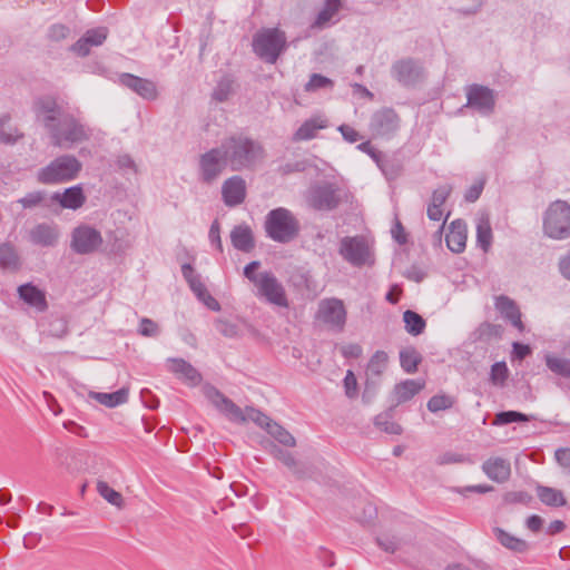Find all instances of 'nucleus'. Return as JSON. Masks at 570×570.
I'll use <instances>...</instances> for the list:
<instances>
[{"label": "nucleus", "mask_w": 570, "mask_h": 570, "mask_svg": "<svg viewBox=\"0 0 570 570\" xmlns=\"http://www.w3.org/2000/svg\"><path fill=\"white\" fill-rule=\"evenodd\" d=\"M36 116L57 147H69L89 139V130L73 115L65 112L53 99L38 100Z\"/></svg>", "instance_id": "1"}, {"label": "nucleus", "mask_w": 570, "mask_h": 570, "mask_svg": "<svg viewBox=\"0 0 570 570\" xmlns=\"http://www.w3.org/2000/svg\"><path fill=\"white\" fill-rule=\"evenodd\" d=\"M209 401L222 412L228 420L236 423H244L253 421L261 428H264L267 433L273 436L276 441L285 446H295L296 441L294 436L286 431L283 426L273 422L266 414L254 407H246L242 410L232 400L224 396L216 389H209L206 392Z\"/></svg>", "instance_id": "2"}, {"label": "nucleus", "mask_w": 570, "mask_h": 570, "mask_svg": "<svg viewBox=\"0 0 570 570\" xmlns=\"http://www.w3.org/2000/svg\"><path fill=\"white\" fill-rule=\"evenodd\" d=\"M222 145L229 160V167L235 171L254 169L265 158L262 144L242 134L227 137Z\"/></svg>", "instance_id": "3"}, {"label": "nucleus", "mask_w": 570, "mask_h": 570, "mask_svg": "<svg viewBox=\"0 0 570 570\" xmlns=\"http://www.w3.org/2000/svg\"><path fill=\"white\" fill-rule=\"evenodd\" d=\"M259 262H250L244 268L245 277L252 282L256 288V296L264 298L267 303L278 306L288 307V298L283 284L272 272H259Z\"/></svg>", "instance_id": "4"}, {"label": "nucleus", "mask_w": 570, "mask_h": 570, "mask_svg": "<svg viewBox=\"0 0 570 570\" xmlns=\"http://www.w3.org/2000/svg\"><path fill=\"white\" fill-rule=\"evenodd\" d=\"M266 235L277 243H289L297 237L301 226L295 215L285 207L272 209L265 217Z\"/></svg>", "instance_id": "5"}, {"label": "nucleus", "mask_w": 570, "mask_h": 570, "mask_svg": "<svg viewBox=\"0 0 570 570\" xmlns=\"http://www.w3.org/2000/svg\"><path fill=\"white\" fill-rule=\"evenodd\" d=\"M543 230L547 236L554 239H564L570 236V206L563 200L552 203L543 219Z\"/></svg>", "instance_id": "6"}, {"label": "nucleus", "mask_w": 570, "mask_h": 570, "mask_svg": "<svg viewBox=\"0 0 570 570\" xmlns=\"http://www.w3.org/2000/svg\"><path fill=\"white\" fill-rule=\"evenodd\" d=\"M286 46L285 33L278 29H263L253 39L254 52L269 63H275Z\"/></svg>", "instance_id": "7"}, {"label": "nucleus", "mask_w": 570, "mask_h": 570, "mask_svg": "<svg viewBox=\"0 0 570 570\" xmlns=\"http://www.w3.org/2000/svg\"><path fill=\"white\" fill-rule=\"evenodd\" d=\"M81 169L80 161L73 156H60L38 173V181L42 184H60L69 181Z\"/></svg>", "instance_id": "8"}, {"label": "nucleus", "mask_w": 570, "mask_h": 570, "mask_svg": "<svg viewBox=\"0 0 570 570\" xmlns=\"http://www.w3.org/2000/svg\"><path fill=\"white\" fill-rule=\"evenodd\" d=\"M199 176L204 183L210 184L216 180L229 166V160L223 145L204 153L199 157Z\"/></svg>", "instance_id": "9"}, {"label": "nucleus", "mask_w": 570, "mask_h": 570, "mask_svg": "<svg viewBox=\"0 0 570 570\" xmlns=\"http://www.w3.org/2000/svg\"><path fill=\"white\" fill-rule=\"evenodd\" d=\"M346 316L345 305L340 298H324L318 303L316 320L336 332L344 330Z\"/></svg>", "instance_id": "10"}, {"label": "nucleus", "mask_w": 570, "mask_h": 570, "mask_svg": "<svg viewBox=\"0 0 570 570\" xmlns=\"http://www.w3.org/2000/svg\"><path fill=\"white\" fill-rule=\"evenodd\" d=\"M341 256L353 266H363L371 261V250L362 236L344 237L340 243Z\"/></svg>", "instance_id": "11"}, {"label": "nucleus", "mask_w": 570, "mask_h": 570, "mask_svg": "<svg viewBox=\"0 0 570 570\" xmlns=\"http://www.w3.org/2000/svg\"><path fill=\"white\" fill-rule=\"evenodd\" d=\"M102 243L100 233L89 226H80L72 233V248L79 254L96 250Z\"/></svg>", "instance_id": "12"}, {"label": "nucleus", "mask_w": 570, "mask_h": 570, "mask_svg": "<svg viewBox=\"0 0 570 570\" xmlns=\"http://www.w3.org/2000/svg\"><path fill=\"white\" fill-rule=\"evenodd\" d=\"M308 204L317 210H331L338 205L336 190L330 184L314 186L309 189Z\"/></svg>", "instance_id": "13"}, {"label": "nucleus", "mask_w": 570, "mask_h": 570, "mask_svg": "<svg viewBox=\"0 0 570 570\" xmlns=\"http://www.w3.org/2000/svg\"><path fill=\"white\" fill-rule=\"evenodd\" d=\"M399 126L400 118L393 109L379 110L371 120V129L376 136H390L399 129Z\"/></svg>", "instance_id": "14"}, {"label": "nucleus", "mask_w": 570, "mask_h": 570, "mask_svg": "<svg viewBox=\"0 0 570 570\" xmlns=\"http://www.w3.org/2000/svg\"><path fill=\"white\" fill-rule=\"evenodd\" d=\"M468 105L482 114H490L494 107L493 91L487 87L473 85L468 89Z\"/></svg>", "instance_id": "15"}, {"label": "nucleus", "mask_w": 570, "mask_h": 570, "mask_svg": "<svg viewBox=\"0 0 570 570\" xmlns=\"http://www.w3.org/2000/svg\"><path fill=\"white\" fill-rule=\"evenodd\" d=\"M119 82L144 99L153 100L157 97V88L151 80L131 73H122L119 76Z\"/></svg>", "instance_id": "16"}, {"label": "nucleus", "mask_w": 570, "mask_h": 570, "mask_svg": "<svg viewBox=\"0 0 570 570\" xmlns=\"http://www.w3.org/2000/svg\"><path fill=\"white\" fill-rule=\"evenodd\" d=\"M328 119L324 115H315L306 119L293 134L295 142L306 141L317 137L318 131L328 127Z\"/></svg>", "instance_id": "17"}, {"label": "nucleus", "mask_w": 570, "mask_h": 570, "mask_svg": "<svg viewBox=\"0 0 570 570\" xmlns=\"http://www.w3.org/2000/svg\"><path fill=\"white\" fill-rule=\"evenodd\" d=\"M108 30L105 27L89 29L86 33L71 47L77 55L85 57L90 52L91 47L104 43L107 39Z\"/></svg>", "instance_id": "18"}, {"label": "nucleus", "mask_w": 570, "mask_h": 570, "mask_svg": "<svg viewBox=\"0 0 570 570\" xmlns=\"http://www.w3.org/2000/svg\"><path fill=\"white\" fill-rule=\"evenodd\" d=\"M482 471L490 480L497 483H504L510 479L511 464L507 459L492 456L483 462Z\"/></svg>", "instance_id": "19"}, {"label": "nucleus", "mask_w": 570, "mask_h": 570, "mask_svg": "<svg viewBox=\"0 0 570 570\" xmlns=\"http://www.w3.org/2000/svg\"><path fill=\"white\" fill-rule=\"evenodd\" d=\"M18 295L27 305L37 312H45L48 308L45 291L40 289L31 283L22 284L18 287Z\"/></svg>", "instance_id": "20"}, {"label": "nucleus", "mask_w": 570, "mask_h": 570, "mask_svg": "<svg viewBox=\"0 0 570 570\" xmlns=\"http://www.w3.org/2000/svg\"><path fill=\"white\" fill-rule=\"evenodd\" d=\"M223 199L227 206H236L244 202L246 196L245 180L238 176L228 178L222 187Z\"/></svg>", "instance_id": "21"}, {"label": "nucleus", "mask_w": 570, "mask_h": 570, "mask_svg": "<svg viewBox=\"0 0 570 570\" xmlns=\"http://www.w3.org/2000/svg\"><path fill=\"white\" fill-rule=\"evenodd\" d=\"M468 238L466 224L462 219L453 220L449 226L445 242L453 253H462L465 249Z\"/></svg>", "instance_id": "22"}, {"label": "nucleus", "mask_w": 570, "mask_h": 570, "mask_svg": "<svg viewBox=\"0 0 570 570\" xmlns=\"http://www.w3.org/2000/svg\"><path fill=\"white\" fill-rule=\"evenodd\" d=\"M394 78L403 85H412L422 76V68L413 60H401L393 65Z\"/></svg>", "instance_id": "23"}, {"label": "nucleus", "mask_w": 570, "mask_h": 570, "mask_svg": "<svg viewBox=\"0 0 570 570\" xmlns=\"http://www.w3.org/2000/svg\"><path fill=\"white\" fill-rule=\"evenodd\" d=\"M452 188L449 185L440 186L433 194L430 204L428 205V217L431 220L440 222L443 218L444 209L443 206L451 195Z\"/></svg>", "instance_id": "24"}, {"label": "nucleus", "mask_w": 570, "mask_h": 570, "mask_svg": "<svg viewBox=\"0 0 570 570\" xmlns=\"http://www.w3.org/2000/svg\"><path fill=\"white\" fill-rule=\"evenodd\" d=\"M495 307L514 327L519 331L523 330L520 311L512 299L507 296H499L495 299Z\"/></svg>", "instance_id": "25"}, {"label": "nucleus", "mask_w": 570, "mask_h": 570, "mask_svg": "<svg viewBox=\"0 0 570 570\" xmlns=\"http://www.w3.org/2000/svg\"><path fill=\"white\" fill-rule=\"evenodd\" d=\"M425 386L424 380H405L394 387V396L397 403H404L417 393H420Z\"/></svg>", "instance_id": "26"}, {"label": "nucleus", "mask_w": 570, "mask_h": 570, "mask_svg": "<svg viewBox=\"0 0 570 570\" xmlns=\"http://www.w3.org/2000/svg\"><path fill=\"white\" fill-rule=\"evenodd\" d=\"M167 367L170 372L178 375L179 379L189 383H197L200 381L199 373L183 358H170L167 362Z\"/></svg>", "instance_id": "27"}, {"label": "nucleus", "mask_w": 570, "mask_h": 570, "mask_svg": "<svg viewBox=\"0 0 570 570\" xmlns=\"http://www.w3.org/2000/svg\"><path fill=\"white\" fill-rule=\"evenodd\" d=\"M52 198L58 200L62 207L70 209L80 208L86 199L79 186L67 188L63 194L56 193Z\"/></svg>", "instance_id": "28"}, {"label": "nucleus", "mask_w": 570, "mask_h": 570, "mask_svg": "<svg viewBox=\"0 0 570 570\" xmlns=\"http://www.w3.org/2000/svg\"><path fill=\"white\" fill-rule=\"evenodd\" d=\"M21 267V261L16 247L10 243L0 244V268L17 272Z\"/></svg>", "instance_id": "29"}, {"label": "nucleus", "mask_w": 570, "mask_h": 570, "mask_svg": "<svg viewBox=\"0 0 570 570\" xmlns=\"http://www.w3.org/2000/svg\"><path fill=\"white\" fill-rule=\"evenodd\" d=\"M32 243L41 246H53L58 238L57 229L52 226L41 224L30 232Z\"/></svg>", "instance_id": "30"}, {"label": "nucleus", "mask_w": 570, "mask_h": 570, "mask_svg": "<svg viewBox=\"0 0 570 570\" xmlns=\"http://www.w3.org/2000/svg\"><path fill=\"white\" fill-rule=\"evenodd\" d=\"M90 397L107 407H116L128 400V390L120 389L112 393L91 392Z\"/></svg>", "instance_id": "31"}, {"label": "nucleus", "mask_w": 570, "mask_h": 570, "mask_svg": "<svg viewBox=\"0 0 570 570\" xmlns=\"http://www.w3.org/2000/svg\"><path fill=\"white\" fill-rule=\"evenodd\" d=\"M232 244L235 248L249 252L254 247L253 234L247 226H237L230 234Z\"/></svg>", "instance_id": "32"}, {"label": "nucleus", "mask_w": 570, "mask_h": 570, "mask_svg": "<svg viewBox=\"0 0 570 570\" xmlns=\"http://www.w3.org/2000/svg\"><path fill=\"white\" fill-rule=\"evenodd\" d=\"M495 538L503 547L514 552L524 553L529 550V544L527 541L513 537L502 529H495Z\"/></svg>", "instance_id": "33"}, {"label": "nucleus", "mask_w": 570, "mask_h": 570, "mask_svg": "<svg viewBox=\"0 0 570 570\" xmlns=\"http://www.w3.org/2000/svg\"><path fill=\"white\" fill-rule=\"evenodd\" d=\"M537 495L543 504L549 507H562L566 504L562 491L554 488L539 485L537 488Z\"/></svg>", "instance_id": "34"}, {"label": "nucleus", "mask_w": 570, "mask_h": 570, "mask_svg": "<svg viewBox=\"0 0 570 570\" xmlns=\"http://www.w3.org/2000/svg\"><path fill=\"white\" fill-rule=\"evenodd\" d=\"M22 132L11 124L9 115L0 117V141L3 144L12 145L22 138Z\"/></svg>", "instance_id": "35"}, {"label": "nucleus", "mask_w": 570, "mask_h": 570, "mask_svg": "<svg viewBox=\"0 0 570 570\" xmlns=\"http://www.w3.org/2000/svg\"><path fill=\"white\" fill-rule=\"evenodd\" d=\"M476 242L478 245L484 250L488 252L492 244V228L490 224V219L487 216H482L478 219L476 224Z\"/></svg>", "instance_id": "36"}, {"label": "nucleus", "mask_w": 570, "mask_h": 570, "mask_svg": "<svg viewBox=\"0 0 570 570\" xmlns=\"http://www.w3.org/2000/svg\"><path fill=\"white\" fill-rule=\"evenodd\" d=\"M343 0H325L324 8L320 11L314 22L317 28L325 27L340 11Z\"/></svg>", "instance_id": "37"}, {"label": "nucleus", "mask_w": 570, "mask_h": 570, "mask_svg": "<svg viewBox=\"0 0 570 570\" xmlns=\"http://www.w3.org/2000/svg\"><path fill=\"white\" fill-rule=\"evenodd\" d=\"M548 368L562 377H570V360L562 358L552 354L544 356Z\"/></svg>", "instance_id": "38"}, {"label": "nucleus", "mask_w": 570, "mask_h": 570, "mask_svg": "<svg viewBox=\"0 0 570 570\" xmlns=\"http://www.w3.org/2000/svg\"><path fill=\"white\" fill-rule=\"evenodd\" d=\"M406 331L416 336L423 333L426 323L424 318L413 311H405L403 314Z\"/></svg>", "instance_id": "39"}, {"label": "nucleus", "mask_w": 570, "mask_h": 570, "mask_svg": "<svg viewBox=\"0 0 570 570\" xmlns=\"http://www.w3.org/2000/svg\"><path fill=\"white\" fill-rule=\"evenodd\" d=\"M421 356L414 348H405L400 352V363L404 372L412 374L417 370Z\"/></svg>", "instance_id": "40"}, {"label": "nucleus", "mask_w": 570, "mask_h": 570, "mask_svg": "<svg viewBox=\"0 0 570 570\" xmlns=\"http://www.w3.org/2000/svg\"><path fill=\"white\" fill-rule=\"evenodd\" d=\"M97 491L98 493L110 504L120 508L124 503V498L120 492L114 490L109 484L105 481L97 482Z\"/></svg>", "instance_id": "41"}, {"label": "nucleus", "mask_w": 570, "mask_h": 570, "mask_svg": "<svg viewBox=\"0 0 570 570\" xmlns=\"http://www.w3.org/2000/svg\"><path fill=\"white\" fill-rule=\"evenodd\" d=\"M389 356L383 351H377L367 364V373L372 376H380L386 368Z\"/></svg>", "instance_id": "42"}, {"label": "nucleus", "mask_w": 570, "mask_h": 570, "mask_svg": "<svg viewBox=\"0 0 570 570\" xmlns=\"http://www.w3.org/2000/svg\"><path fill=\"white\" fill-rule=\"evenodd\" d=\"M190 289L208 308L212 311L220 309L219 303L208 293L202 281L193 283V287Z\"/></svg>", "instance_id": "43"}, {"label": "nucleus", "mask_w": 570, "mask_h": 570, "mask_svg": "<svg viewBox=\"0 0 570 570\" xmlns=\"http://www.w3.org/2000/svg\"><path fill=\"white\" fill-rule=\"evenodd\" d=\"M454 399L450 395L439 394L432 396L428 402V409L432 413L451 409L454 404Z\"/></svg>", "instance_id": "44"}, {"label": "nucleus", "mask_w": 570, "mask_h": 570, "mask_svg": "<svg viewBox=\"0 0 570 570\" xmlns=\"http://www.w3.org/2000/svg\"><path fill=\"white\" fill-rule=\"evenodd\" d=\"M529 419L525 414L515 411H504L495 414L493 424L505 425L513 422H528Z\"/></svg>", "instance_id": "45"}, {"label": "nucleus", "mask_w": 570, "mask_h": 570, "mask_svg": "<svg viewBox=\"0 0 570 570\" xmlns=\"http://www.w3.org/2000/svg\"><path fill=\"white\" fill-rule=\"evenodd\" d=\"M334 86V82L322 75L313 73L308 80V82L305 85L306 91H316L322 88H332Z\"/></svg>", "instance_id": "46"}, {"label": "nucleus", "mask_w": 570, "mask_h": 570, "mask_svg": "<svg viewBox=\"0 0 570 570\" xmlns=\"http://www.w3.org/2000/svg\"><path fill=\"white\" fill-rule=\"evenodd\" d=\"M509 370L504 362L494 363L491 367L490 379L494 385H502L508 377Z\"/></svg>", "instance_id": "47"}, {"label": "nucleus", "mask_w": 570, "mask_h": 570, "mask_svg": "<svg viewBox=\"0 0 570 570\" xmlns=\"http://www.w3.org/2000/svg\"><path fill=\"white\" fill-rule=\"evenodd\" d=\"M375 425L389 434H401L402 433L401 425L396 422L387 420V417L384 415L376 416Z\"/></svg>", "instance_id": "48"}, {"label": "nucleus", "mask_w": 570, "mask_h": 570, "mask_svg": "<svg viewBox=\"0 0 570 570\" xmlns=\"http://www.w3.org/2000/svg\"><path fill=\"white\" fill-rule=\"evenodd\" d=\"M216 330L226 337H237L239 335V328L236 323L226 320H219L216 323Z\"/></svg>", "instance_id": "49"}, {"label": "nucleus", "mask_w": 570, "mask_h": 570, "mask_svg": "<svg viewBox=\"0 0 570 570\" xmlns=\"http://www.w3.org/2000/svg\"><path fill=\"white\" fill-rule=\"evenodd\" d=\"M232 92V80L229 78H224L218 82L217 87L213 92V98L217 101H224L228 98Z\"/></svg>", "instance_id": "50"}, {"label": "nucleus", "mask_w": 570, "mask_h": 570, "mask_svg": "<svg viewBox=\"0 0 570 570\" xmlns=\"http://www.w3.org/2000/svg\"><path fill=\"white\" fill-rule=\"evenodd\" d=\"M345 393L348 397H355L357 395V381L354 373L348 370L344 377Z\"/></svg>", "instance_id": "51"}, {"label": "nucleus", "mask_w": 570, "mask_h": 570, "mask_svg": "<svg viewBox=\"0 0 570 570\" xmlns=\"http://www.w3.org/2000/svg\"><path fill=\"white\" fill-rule=\"evenodd\" d=\"M138 332L142 336H156L158 334V325L154 321L145 317L140 321Z\"/></svg>", "instance_id": "52"}, {"label": "nucleus", "mask_w": 570, "mask_h": 570, "mask_svg": "<svg viewBox=\"0 0 570 570\" xmlns=\"http://www.w3.org/2000/svg\"><path fill=\"white\" fill-rule=\"evenodd\" d=\"M453 491L462 495H466L469 492L483 494L493 491V487L489 484H479L464 488H453Z\"/></svg>", "instance_id": "53"}, {"label": "nucleus", "mask_w": 570, "mask_h": 570, "mask_svg": "<svg viewBox=\"0 0 570 570\" xmlns=\"http://www.w3.org/2000/svg\"><path fill=\"white\" fill-rule=\"evenodd\" d=\"M68 33H69L68 27H66L65 24L58 23V24H53L50 27L48 37L50 40L59 41V40L67 38Z\"/></svg>", "instance_id": "54"}, {"label": "nucleus", "mask_w": 570, "mask_h": 570, "mask_svg": "<svg viewBox=\"0 0 570 570\" xmlns=\"http://www.w3.org/2000/svg\"><path fill=\"white\" fill-rule=\"evenodd\" d=\"M338 131L342 134L343 138L351 144L361 139L358 131L350 125H341Z\"/></svg>", "instance_id": "55"}, {"label": "nucleus", "mask_w": 570, "mask_h": 570, "mask_svg": "<svg viewBox=\"0 0 570 570\" xmlns=\"http://www.w3.org/2000/svg\"><path fill=\"white\" fill-rule=\"evenodd\" d=\"M275 456L283 462L287 468L295 471L296 460L292 453L283 451L281 449L275 450Z\"/></svg>", "instance_id": "56"}, {"label": "nucleus", "mask_w": 570, "mask_h": 570, "mask_svg": "<svg viewBox=\"0 0 570 570\" xmlns=\"http://www.w3.org/2000/svg\"><path fill=\"white\" fill-rule=\"evenodd\" d=\"M483 186H484L483 181H478V183L473 184L465 193V196H464L465 200L470 202V203L475 202L480 197V195L483 190Z\"/></svg>", "instance_id": "57"}, {"label": "nucleus", "mask_w": 570, "mask_h": 570, "mask_svg": "<svg viewBox=\"0 0 570 570\" xmlns=\"http://www.w3.org/2000/svg\"><path fill=\"white\" fill-rule=\"evenodd\" d=\"M341 351L343 356L347 358H357L362 354V347L358 344H347Z\"/></svg>", "instance_id": "58"}, {"label": "nucleus", "mask_w": 570, "mask_h": 570, "mask_svg": "<svg viewBox=\"0 0 570 570\" xmlns=\"http://www.w3.org/2000/svg\"><path fill=\"white\" fill-rule=\"evenodd\" d=\"M42 200V196L40 193H30L23 198L19 199V203L23 207H33L38 205Z\"/></svg>", "instance_id": "59"}, {"label": "nucleus", "mask_w": 570, "mask_h": 570, "mask_svg": "<svg viewBox=\"0 0 570 570\" xmlns=\"http://www.w3.org/2000/svg\"><path fill=\"white\" fill-rule=\"evenodd\" d=\"M513 356L518 360H523L531 354V348L529 345L521 343H513Z\"/></svg>", "instance_id": "60"}, {"label": "nucleus", "mask_w": 570, "mask_h": 570, "mask_svg": "<svg viewBox=\"0 0 570 570\" xmlns=\"http://www.w3.org/2000/svg\"><path fill=\"white\" fill-rule=\"evenodd\" d=\"M209 239L212 242V244L219 250L222 252L223 249V246H222V240H220V236H219V227H218V224L215 222L212 226H210V229H209Z\"/></svg>", "instance_id": "61"}, {"label": "nucleus", "mask_w": 570, "mask_h": 570, "mask_svg": "<svg viewBox=\"0 0 570 570\" xmlns=\"http://www.w3.org/2000/svg\"><path fill=\"white\" fill-rule=\"evenodd\" d=\"M43 399H45V402L48 406V409L55 414V415H58L61 413V407L59 406V404L57 403L56 399L53 397L52 394H50L49 392H43Z\"/></svg>", "instance_id": "62"}, {"label": "nucleus", "mask_w": 570, "mask_h": 570, "mask_svg": "<svg viewBox=\"0 0 570 570\" xmlns=\"http://www.w3.org/2000/svg\"><path fill=\"white\" fill-rule=\"evenodd\" d=\"M556 460L564 468H570V449H560L556 452Z\"/></svg>", "instance_id": "63"}, {"label": "nucleus", "mask_w": 570, "mask_h": 570, "mask_svg": "<svg viewBox=\"0 0 570 570\" xmlns=\"http://www.w3.org/2000/svg\"><path fill=\"white\" fill-rule=\"evenodd\" d=\"M559 268H560L561 274L566 278L570 279V253L560 259Z\"/></svg>", "instance_id": "64"}]
</instances>
